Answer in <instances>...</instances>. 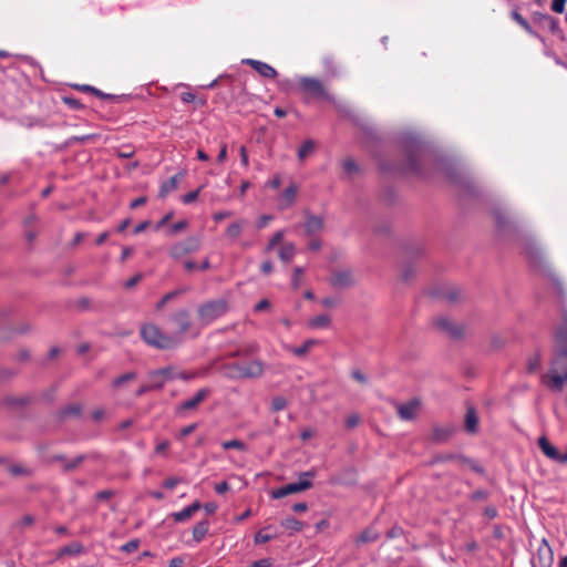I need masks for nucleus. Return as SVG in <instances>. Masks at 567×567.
<instances>
[{
	"mask_svg": "<svg viewBox=\"0 0 567 567\" xmlns=\"http://www.w3.org/2000/svg\"><path fill=\"white\" fill-rule=\"evenodd\" d=\"M165 383L164 378H150L152 390H159L165 385Z\"/></svg>",
	"mask_w": 567,
	"mask_h": 567,
	"instance_id": "obj_52",
	"label": "nucleus"
},
{
	"mask_svg": "<svg viewBox=\"0 0 567 567\" xmlns=\"http://www.w3.org/2000/svg\"><path fill=\"white\" fill-rule=\"evenodd\" d=\"M228 311V302L225 299L209 300L197 309L198 320L203 326H208Z\"/></svg>",
	"mask_w": 567,
	"mask_h": 567,
	"instance_id": "obj_6",
	"label": "nucleus"
},
{
	"mask_svg": "<svg viewBox=\"0 0 567 567\" xmlns=\"http://www.w3.org/2000/svg\"><path fill=\"white\" fill-rule=\"evenodd\" d=\"M200 248V240L197 237H187L176 241L168 248V255L174 260H182L189 254L196 252Z\"/></svg>",
	"mask_w": 567,
	"mask_h": 567,
	"instance_id": "obj_7",
	"label": "nucleus"
},
{
	"mask_svg": "<svg viewBox=\"0 0 567 567\" xmlns=\"http://www.w3.org/2000/svg\"><path fill=\"white\" fill-rule=\"evenodd\" d=\"M379 539V533L373 528H367L357 538V544L373 543Z\"/></svg>",
	"mask_w": 567,
	"mask_h": 567,
	"instance_id": "obj_30",
	"label": "nucleus"
},
{
	"mask_svg": "<svg viewBox=\"0 0 567 567\" xmlns=\"http://www.w3.org/2000/svg\"><path fill=\"white\" fill-rule=\"evenodd\" d=\"M187 227V223L185 220H179L175 224H173L171 227H169V230H168V235H175V234H178L181 233L182 230H184L185 228Z\"/></svg>",
	"mask_w": 567,
	"mask_h": 567,
	"instance_id": "obj_48",
	"label": "nucleus"
},
{
	"mask_svg": "<svg viewBox=\"0 0 567 567\" xmlns=\"http://www.w3.org/2000/svg\"><path fill=\"white\" fill-rule=\"evenodd\" d=\"M209 394L210 390L208 388H203L198 390L193 398L182 402L178 410L184 411L196 409Z\"/></svg>",
	"mask_w": 567,
	"mask_h": 567,
	"instance_id": "obj_16",
	"label": "nucleus"
},
{
	"mask_svg": "<svg viewBox=\"0 0 567 567\" xmlns=\"http://www.w3.org/2000/svg\"><path fill=\"white\" fill-rule=\"evenodd\" d=\"M136 378V373L135 372H127L116 379L113 380L112 382V385L114 388H120L122 386L124 383L128 382V381H132Z\"/></svg>",
	"mask_w": 567,
	"mask_h": 567,
	"instance_id": "obj_40",
	"label": "nucleus"
},
{
	"mask_svg": "<svg viewBox=\"0 0 567 567\" xmlns=\"http://www.w3.org/2000/svg\"><path fill=\"white\" fill-rule=\"evenodd\" d=\"M299 87L302 92L308 93L313 97L330 100L324 86L318 79L301 76L299 79Z\"/></svg>",
	"mask_w": 567,
	"mask_h": 567,
	"instance_id": "obj_8",
	"label": "nucleus"
},
{
	"mask_svg": "<svg viewBox=\"0 0 567 567\" xmlns=\"http://www.w3.org/2000/svg\"><path fill=\"white\" fill-rule=\"evenodd\" d=\"M488 497V493L484 489H478L476 492H474L471 496V498L473 501H483V499H486Z\"/></svg>",
	"mask_w": 567,
	"mask_h": 567,
	"instance_id": "obj_56",
	"label": "nucleus"
},
{
	"mask_svg": "<svg viewBox=\"0 0 567 567\" xmlns=\"http://www.w3.org/2000/svg\"><path fill=\"white\" fill-rule=\"evenodd\" d=\"M402 144L406 158L405 171L422 175V161L426 153L425 145L414 135L405 136Z\"/></svg>",
	"mask_w": 567,
	"mask_h": 567,
	"instance_id": "obj_3",
	"label": "nucleus"
},
{
	"mask_svg": "<svg viewBox=\"0 0 567 567\" xmlns=\"http://www.w3.org/2000/svg\"><path fill=\"white\" fill-rule=\"evenodd\" d=\"M298 193V187L295 184H291L287 187L280 196L279 207L281 209L288 208L296 200Z\"/></svg>",
	"mask_w": 567,
	"mask_h": 567,
	"instance_id": "obj_20",
	"label": "nucleus"
},
{
	"mask_svg": "<svg viewBox=\"0 0 567 567\" xmlns=\"http://www.w3.org/2000/svg\"><path fill=\"white\" fill-rule=\"evenodd\" d=\"M302 274H303V268L302 267H295L293 274H292V280H291L292 287L295 289L299 288V286H300V278H301Z\"/></svg>",
	"mask_w": 567,
	"mask_h": 567,
	"instance_id": "obj_47",
	"label": "nucleus"
},
{
	"mask_svg": "<svg viewBox=\"0 0 567 567\" xmlns=\"http://www.w3.org/2000/svg\"><path fill=\"white\" fill-rule=\"evenodd\" d=\"M138 547V540L134 539V540H131L128 543H126L125 545H123L122 549L126 553H132L134 550H136Z\"/></svg>",
	"mask_w": 567,
	"mask_h": 567,
	"instance_id": "obj_57",
	"label": "nucleus"
},
{
	"mask_svg": "<svg viewBox=\"0 0 567 567\" xmlns=\"http://www.w3.org/2000/svg\"><path fill=\"white\" fill-rule=\"evenodd\" d=\"M331 323V318L323 313L319 315L308 321V327L311 329H324L328 328Z\"/></svg>",
	"mask_w": 567,
	"mask_h": 567,
	"instance_id": "obj_26",
	"label": "nucleus"
},
{
	"mask_svg": "<svg viewBox=\"0 0 567 567\" xmlns=\"http://www.w3.org/2000/svg\"><path fill=\"white\" fill-rule=\"evenodd\" d=\"M295 254L296 248L295 245L291 243L281 246L278 251V256L284 262H289L290 260H292Z\"/></svg>",
	"mask_w": 567,
	"mask_h": 567,
	"instance_id": "obj_28",
	"label": "nucleus"
},
{
	"mask_svg": "<svg viewBox=\"0 0 567 567\" xmlns=\"http://www.w3.org/2000/svg\"><path fill=\"white\" fill-rule=\"evenodd\" d=\"M83 458L84 457L81 455V456H78L74 460L68 462L65 464V470L70 471V470L75 468L83 461Z\"/></svg>",
	"mask_w": 567,
	"mask_h": 567,
	"instance_id": "obj_61",
	"label": "nucleus"
},
{
	"mask_svg": "<svg viewBox=\"0 0 567 567\" xmlns=\"http://www.w3.org/2000/svg\"><path fill=\"white\" fill-rule=\"evenodd\" d=\"M567 0H553L550 9L556 13H563L565 11Z\"/></svg>",
	"mask_w": 567,
	"mask_h": 567,
	"instance_id": "obj_49",
	"label": "nucleus"
},
{
	"mask_svg": "<svg viewBox=\"0 0 567 567\" xmlns=\"http://www.w3.org/2000/svg\"><path fill=\"white\" fill-rule=\"evenodd\" d=\"M271 219H272L271 215L260 216V218L257 220V224H256L257 228L258 229L265 228Z\"/></svg>",
	"mask_w": 567,
	"mask_h": 567,
	"instance_id": "obj_55",
	"label": "nucleus"
},
{
	"mask_svg": "<svg viewBox=\"0 0 567 567\" xmlns=\"http://www.w3.org/2000/svg\"><path fill=\"white\" fill-rule=\"evenodd\" d=\"M563 324L556 328L549 371L542 382L550 391L560 392L567 383V308L561 307Z\"/></svg>",
	"mask_w": 567,
	"mask_h": 567,
	"instance_id": "obj_1",
	"label": "nucleus"
},
{
	"mask_svg": "<svg viewBox=\"0 0 567 567\" xmlns=\"http://www.w3.org/2000/svg\"><path fill=\"white\" fill-rule=\"evenodd\" d=\"M197 427V424H189L185 427H183L179 433L177 434V439L178 440H183L184 437L188 436L189 434H192Z\"/></svg>",
	"mask_w": 567,
	"mask_h": 567,
	"instance_id": "obj_50",
	"label": "nucleus"
},
{
	"mask_svg": "<svg viewBox=\"0 0 567 567\" xmlns=\"http://www.w3.org/2000/svg\"><path fill=\"white\" fill-rule=\"evenodd\" d=\"M223 374L230 380L257 379L264 374L265 363L251 360L245 363L229 362L221 365Z\"/></svg>",
	"mask_w": 567,
	"mask_h": 567,
	"instance_id": "obj_4",
	"label": "nucleus"
},
{
	"mask_svg": "<svg viewBox=\"0 0 567 567\" xmlns=\"http://www.w3.org/2000/svg\"><path fill=\"white\" fill-rule=\"evenodd\" d=\"M248 567H272V559L271 558H262V559L254 561Z\"/></svg>",
	"mask_w": 567,
	"mask_h": 567,
	"instance_id": "obj_53",
	"label": "nucleus"
},
{
	"mask_svg": "<svg viewBox=\"0 0 567 567\" xmlns=\"http://www.w3.org/2000/svg\"><path fill=\"white\" fill-rule=\"evenodd\" d=\"M272 268H274V267H272V264H271V261H270V260H266V261H264V262L261 264V266H260V270H261V272H262V274H265V275H269V274L272 271Z\"/></svg>",
	"mask_w": 567,
	"mask_h": 567,
	"instance_id": "obj_64",
	"label": "nucleus"
},
{
	"mask_svg": "<svg viewBox=\"0 0 567 567\" xmlns=\"http://www.w3.org/2000/svg\"><path fill=\"white\" fill-rule=\"evenodd\" d=\"M141 336L148 346L161 350L175 348L179 343L176 336L162 332V330L154 323L144 324L141 328Z\"/></svg>",
	"mask_w": 567,
	"mask_h": 567,
	"instance_id": "obj_5",
	"label": "nucleus"
},
{
	"mask_svg": "<svg viewBox=\"0 0 567 567\" xmlns=\"http://www.w3.org/2000/svg\"><path fill=\"white\" fill-rule=\"evenodd\" d=\"M148 378H164L165 382L169 379H173L172 368H163L155 371L150 372Z\"/></svg>",
	"mask_w": 567,
	"mask_h": 567,
	"instance_id": "obj_38",
	"label": "nucleus"
},
{
	"mask_svg": "<svg viewBox=\"0 0 567 567\" xmlns=\"http://www.w3.org/2000/svg\"><path fill=\"white\" fill-rule=\"evenodd\" d=\"M478 417L473 408H468L465 415V427L467 432L474 433L477 429Z\"/></svg>",
	"mask_w": 567,
	"mask_h": 567,
	"instance_id": "obj_27",
	"label": "nucleus"
},
{
	"mask_svg": "<svg viewBox=\"0 0 567 567\" xmlns=\"http://www.w3.org/2000/svg\"><path fill=\"white\" fill-rule=\"evenodd\" d=\"M179 482L181 480L178 477H168L163 482V487L173 489Z\"/></svg>",
	"mask_w": 567,
	"mask_h": 567,
	"instance_id": "obj_54",
	"label": "nucleus"
},
{
	"mask_svg": "<svg viewBox=\"0 0 567 567\" xmlns=\"http://www.w3.org/2000/svg\"><path fill=\"white\" fill-rule=\"evenodd\" d=\"M343 169L348 175H353L359 172V166L352 158H347L343 162Z\"/></svg>",
	"mask_w": 567,
	"mask_h": 567,
	"instance_id": "obj_42",
	"label": "nucleus"
},
{
	"mask_svg": "<svg viewBox=\"0 0 567 567\" xmlns=\"http://www.w3.org/2000/svg\"><path fill=\"white\" fill-rule=\"evenodd\" d=\"M81 413V406L79 404H71L61 411V417H78Z\"/></svg>",
	"mask_w": 567,
	"mask_h": 567,
	"instance_id": "obj_36",
	"label": "nucleus"
},
{
	"mask_svg": "<svg viewBox=\"0 0 567 567\" xmlns=\"http://www.w3.org/2000/svg\"><path fill=\"white\" fill-rule=\"evenodd\" d=\"M172 321L178 328V333L175 334L181 341V336L184 334L190 328V319L187 310L182 309L172 316Z\"/></svg>",
	"mask_w": 567,
	"mask_h": 567,
	"instance_id": "obj_13",
	"label": "nucleus"
},
{
	"mask_svg": "<svg viewBox=\"0 0 567 567\" xmlns=\"http://www.w3.org/2000/svg\"><path fill=\"white\" fill-rule=\"evenodd\" d=\"M519 8H515L513 11H512V18L513 20L519 24L524 30H526L527 32H532V28L528 23V21L518 12Z\"/></svg>",
	"mask_w": 567,
	"mask_h": 567,
	"instance_id": "obj_37",
	"label": "nucleus"
},
{
	"mask_svg": "<svg viewBox=\"0 0 567 567\" xmlns=\"http://www.w3.org/2000/svg\"><path fill=\"white\" fill-rule=\"evenodd\" d=\"M281 526L290 532H300L303 528V524L295 517H286L281 520Z\"/></svg>",
	"mask_w": 567,
	"mask_h": 567,
	"instance_id": "obj_32",
	"label": "nucleus"
},
{
	"mask_svg": "<svg viewBox=\"0 0 567 567\" xmlns=\"http://www.w3.org/2000/svg\"><path fill=\"white\" fill-rule=\"evenodd\" d=\"M446 175L449 176V178L452 182H454L455 184H457V185H460L462 187H468L470 186V181L466 177L461 176L460 174L446 171Z\"/></svg>",
	"mask_w": 567,
	"mask_h": 567,
	"instance_id": "obj_39",
	"label": "nucleus"
},
{
	"mask_svg": "<svg viewBox=\"0 0 567 567\" xmlns=\"http://www.w3.org/2000/svg\"><path fill=\"white\" fill-rule=\"evenodd\" d=\"M322 227L323 220L318 216H309L305 223V230L309 236L318 234Z\"/></svg>",
	"mask_w": 567,
	"mask_h": 567,
	"instance_id": "obj_23",
	"label": "nucleus"
},
{
	"mask_svg": "<svg viewBox=\"0 0 567 567\" xmlns=\"http://www.w3.org/2000/svg\"><path fill=\"white\" fill-rule=\"evenodd\" d=\"M359 421H360L359 416L353 414L347 419L346 424L349 429H352L359 424Z\"/></svg>",
	"mask_w": 567,
	"mask_h": 567,
	"instance_id": "obj_62",
	"label": "nucleus"
},
{
	"mask_svg": "<svg viewBox=\"0 0 567 567\" xmlns=\"http://www.w3.org/2000/svg\"><path fill=\"white\" fill-rule=\"evenodd\" d=\"M184 177V173L179 172L165 181L159 188V196L165 197L168 193L175 190L178 186L179 181Z\"/></svg>",
	"mask_w": 567,
	"mask_h": 567,
	"instance_id": "obj_21",
	"label": "nucleus"
},
{
	"mask_svg": "<svg viewBox=\"0 0 567 567\" xmlns=\"http://www.w3.org/2000/svg\"><path fill=\"white\" fill-rule=\"evenodd\" d=\"M203 188H204V186H200L199 188H197V189H195V190H192V192H189V193L185 194V195L182 197V202H183L185 205H188V204L194 203V202L198 198V196H199V194H200V192H202V189H203Z\"/></svg>",
	"mask_w": 567,
	"mask_h": 567,
	"instance_id": "obj_43",
	"label": "nucleus"
},
{
	"mask_svg": "<svg viewBox=\"0 0 567 567\" xmlns=\"http://www.w3.org/2000/svg\"><path fill=\"white\" fill-rule=\"evenodd\" d=\"M306 489H308L307 484H299V483L295 482V483L287 484L280 488L274 489L271 495L274 498L278 499V498L288 496L290 494L299 493V492H302Z\"/></svg>",
	"mask_w": 567,
	"mask_h": 567,
	"instance_id": "obj_17",
	"label": "nucleus"
},
{
	"mask_svg": "<svg viewBox=\"0 0 567 567\" xmlns=\"http://www.w3.org/2000/svg\"><path fill=\"white\" fill-rule=\"evenodd\" d=\"M316 148V144L313 141L311 140H308L306 141L298 150V158L300 161H303L305 158H307L311 153H313Z\"/></svg>",
	"mask_w": 567,
	"mask_h": 567,
	"instance_id": "obj_34",
	"label": "nucleus"
},
{
	"mask_svg": "<svg viewBox=\"0 0 567 567\" xmlns=\"http://www.w3.org/2000/svg\"><path fill=\"white\" fill-rule=\"evenodd\" d=\"M421 402L413 399L404 404H399L396 408L399 416L404 421L413 420L420 409Z\"/></svg>",
	"mask_w": 567,
	"mask_h": 567,
	"instance_id": "obj_12",
	"label": "nucleus"
},
{
	"mask_svg": "<svg viewBox=\"0 0 567 567\" xmlns=\"http://www.w3.org/2000/svg\"><path fill=\"white\" fill-rule=\"evenodd\" d=\"M217 494H224L229 489V484L225 481L217 483L214 487Z\"/></svg>",
	"mask_w": 567,
	"mask_h": 567,
	"instance_id": "obj_58",
	"label": "nucleus"
},
{
	"mask_svg": "<svg viewBox=\"0 0 567 567\" xmlns=\"http://www.w3.org/2000/svg\"><path fill=\"white\" fill-rule=\"evenodd\" d=\"M496 226L499 231L506 234L516 230L517 221L507 210L498 209L495 212Z\"/></svg>",
	"mask_w": 567,
	"mask_h": 567,
	"instance_id": "obj_10",
	"label": "nucleus"
},
{
	"mask_svg": "<svg viewBox=\"0 0 567 567\" xmlns=\"http://www.w3.org/2000/svg\"><path fill=\"white\" fill-rule=\"evenodd\" d=\"M182 290H174L163 296V298L157 303V309H162L168 301L177 297Z\"/></svg>",
	"mask_w": 567,
	"mask_h": 567,
	"instance_id": "obj_45",
	"label": "nucleus"
},
{
	"mask_svg": "<svg viewBox=\"0 0 567 567\" xmlns=\"http://www.w3.org/2000/svg\"><path fill=\"white\" fill-rule=\"evenodd\" d=\"M484 515L488 518V519H493L497 516V509L495 506H487L484 511Z\"/></svg>",
	"mask_w": 567,
	"mask_h": 567,
	"instance_id": "obj_63",
	"label": "nucleus"
},
{
	"mask_svg": "<svg viewBox=\"0 0 567 567\" xmlns=\"http://www.w3.org/2000/svg\"><path fill=\"white\" fill-rule=\"evenodd\" d=\"M330 284L334 288H347L353 285V277L349 270L334 271L330 277Z\"/></svg>",
	"mask_w": 567,
	"mask_h": 567,
	"instance_id": "obj_15",
	"label": "nucleus"
},
{
	"mask_svg": "<svg viewBox=\"0 0 567 567\" xmlns=\"http://www.w3.org/2000/svg\"><path fill=\"white\" fill-rule=\"evenodd\" d=\"M320 340L318 339H308L300 347H289V351L293 353L296 357H303L307 354L315 346L319 344Z\"/></svg>",
	"mask_w": 567,
	"mask_h": 567,
	"instance_id": "obj_24",
	"label": "nucleus"
},
{
	"mask_svg": "<svg viewBox=\"0 0 567 567\" xmlns=\"http://www.w3.org/2000/svg\"><path fill=\"white\" fill-rule=\"evenodd\" d=\"M268 530H270V527H265V528L260 529L259 532H257L254 537L255 544H257V545L264 544V543H267V542L276 538V536H277L276 533H269Z\"/></svg>",
	"mask_w": 567,
	"mask_h": 567,
	"instance_id": "obj_33",
	"label": "nucleus"
},
{
	"mask_svg": "<svg viewBox=\"0 0 567 567\" xmlns=\"http://www.w3.org/2000/svg\"><path fill=\"white\" fill-rule=\"evenodd\" d=\"M247 225L248 220L246 219L236 220L227 227L226 235L231 239H237Z\"/></svg>",
	"mask_w": 567,
	"mask_h": 567,
	"instance_id": "obj_25",
	"label": "nucleus"
},
{
	"mask_svg": "<svg viewBox=\"0 0 567 567\" xmlns=\"http://www.w3.org/2000/svg\"><path fill=\"white\" fill-rule=\"evenodd\" d=\"M538 446L544 455L550 461L559 464L567 463V451L565 453L559 452V450L554 446L545 435L538 439Z\"/></svg>",
	"mask_w": 567,
	"mask_h": 567,
	"instance_id": "obj_9",
	"label": "nucleus"
},
{
	"mask_svg": "<svg viewBox=\"0 0 567 567\" xmlns=\"http://www.w3.org/2000/svg\"><path fill=\"white\" fill-rule=\"evenodd\" d=\"M83 546L79 542H73L64 547H62L59 551V556H73L82 553Z\"/></svg>",
	"mask_w": 567,
	"mask_h": 567,
	"instance_id": "obj_31",
	"label": "nucleus"
},
{
	"mask_svg": "<svg viewBox=\"0 0 567 567\" xmlns=\"http://www.w3.org/2000/svg\"><path fill=\"white\" fill-rule=\"evenodd\" d=\"M436 327L446 332L447 334L456 338L460 337L462 333L461 328L455 326L447 317H440L435 321Z\"/></svg>",
	"mask_w": 567,
	"mask_h": 567,
	"instance_id": "obj_18",
	"label": "nucleus"
},
{
	"mask_svg": "<svg viewBox=\"0 0 567 567\" xmlns=\"http://www.w3.org/2000/svg\"><path fill=\"white\" fill-rule=\"evenodd\" d=\"M538 567H551L554 563V553L545 538L542 539L537 548ZM534 567H537L534 564Z\"/></svg>",
	"mask_w": 567,
	"mask_h": 567,
	"instance_id": "obj_11",
	"label": "nucleus"
},
{
	"mask_svg": "<svg viewBox=\"0 0 567 567\" xmlns=\"http://www.w3.org/2000/svg\"><path fill=\"white\" fill-rule=\"evenodd\" d=\"M113 495H114V492H113V491H111V489L100 491V492L96 494V499H99V501H105V499L111 498Z\"/></svg>",
	"mask_w": 567,
	"mask_h": 567,
	"instance_id": "obj_59",
	"label": "nucleus"
},
{
	"mask_svg": "<svg viewBox=\"0 0 567 567\" xmlns=\"http://www.w3.org/2000/svg\"><path fill=\"white\" fill-rule=\"evenodd\" d=\"M539 19L546 23L551 34L564 39V32L559 25V20L549 14H538Z\"/></svg>",
	"mask_w": 567,
	"mask_h": 567,
	"instance_id": "obj_22",
	"label": "nucleus"
},
{
	"mask_svg": "<svg viewBox=\"0 0 567 567\" xmlns=\"http://www.w3.org/2000/svg\"><path fill=\"white\" fill-rule=\"evenodd\" d=\"M209 523L207 520H202L197 523L193 528V537L196 542H200L206 534L208 533Z\"/></svg>",
	"mask_w": 567,
	"mask_h": 567,
	"instance_id": "obj_29",
	"label": "nucleus"
},
{
	"mask_svg": "<svg viewBox=\"0 0 567 567\" xmlns=\"http://www.w3.org/2000/svg\"><path fill=\"white\" fill-rule=\"evenodd\" d=\"M282 239H284V231L282 230L277 231L269 240V243L266 247V250L267 251L272 250L279 243H281Z\"/></svg>",
	"mask_w": 567,
	"mask_h": 567,
	"instance_id": "obj_44",
	"label": "nucleus"
},
{
	"mask_svg": "<svg viewBox=\"0 0 567 567\" xmlns=\"http://www.w3.org/2000/svg\"><path fill=\"white\" fill-rule=\"evenodd\" d=\"M221 446H223L224 450H230V449H236V450H239V451H245L246 450L245 443L243 441H240V440L225 441V442H223Z\"/></svg>",
	"mask_w": 567,
	"mask_h": 567,
	"instance_id": "obj_41",
	"label": "nucleus"
},
{
	"mask_svg": "<svg viewBox=\"0 0 567 567\" xmlns=\"http://www.w3.org/2000/svg\"><path fill=\"white\" fill-rule=\"evenodd\" d=\"M453 430L451 427H435L433 430V440L436 442H443L450 437Z\"/></svg>",
	"mask_w": 567,
	"mask_h": 567,
	"instance_id": "obj_35",
	"label": "nucleus"
},
{
	"mask_svg": "<svg viewBox=\"0 0 567 567\" xmlns=\"http://www.w3.org/2000/svg\"><path fill=\"white\" fill-rule=\"evenodd\" d=\"M534 274L540 275L548 280L550 287L560 303L566 299V291L563 281L556 274L545 252L534 246Z\"/></svg>",
	"mask_w": 567,
	"mask_h": 567,
	"instance_id": "obj_2",
	"label": "nucleus"
},
{
	"mask_svg": "<svg viewBox=\"0 0 567 567\" xmlns=\"http://www.w3.org/2000/svg\"><path fill=\"white\" fill-rule=\"evenodd\" d=\"M34 523V518L31 515H24L18 523L17 526L20 528H24L31 526Z\"/></svg>",
	"mask_w": 567,
	"mask_h": 567,
	"instance_id": "obj_51",
	"label": "nucleus"
},
{
	"mask_svg": "<svg viewBox=\"0 0 567 567\" xmlns=\"http://www.w3.org/2000/svg\"><path fill=\"white\" fill-rule=\"evenodd\" d=\"M243 62L250 65L255 71H257L264 78L275 79L278 75L277 71L271 65H269L265 62L254 60V59H246Z\"/></svg>",
	"mask_w": 567,
	"mask_h": 567,
	"instance_id": "obj_14",
	"label": "nucleus"
},
{
	"mask_svg": "<svg viewBox=\"0 0 567 567\" xmlns=\"http://www.w3.org/2000/svg\"><path fill=\"white\" fill-rule=\"evenodd\" d=\"M202 504L198 501H195L193 504L186 506L179 512L173 513L172 516L175 522L181 523L190 518L198 509H200Z\"/></svg>",
	"mask_w": 567,
	"mask_h": 567,
	"instance_id": "obj_19",
	"label": "nucleus"
},
{
	"mask_svg": "<svg viewBox=\"0 0 567 567\" xmlns=\"http://www.w3.org/2000/svg\"><path fill=\"white\" fill-rule=\"evenodd\" d=\"M142 279V275L141 274H137L135 276H133L131 279H128L126 282H125V288L126 289H131L133 288L140 280Z\"/></svg>",
	"mask_w": 567,
	"mask_h": 567,
	"instance_id": "obj_60",
	"label": "nucleus"
},
{
	"mask_svg": "<svg viewBox=\"0 0 567 567\" xmlns=\"http://www.w3.org/2000/svg\"><path fill=\"white\" fill-rule=\"evenodd\" d=\"M315 476V472L312 471H307V472H302L299 476V481L297 483L299 484H307L308 485V489L312 486V483H311V478Z\"/></svg>",
	"mask_w": 567,
	"mask_h": 567,
	"instance_id": "obj_46",
	"label": "nucleus"
}]
</instances>
